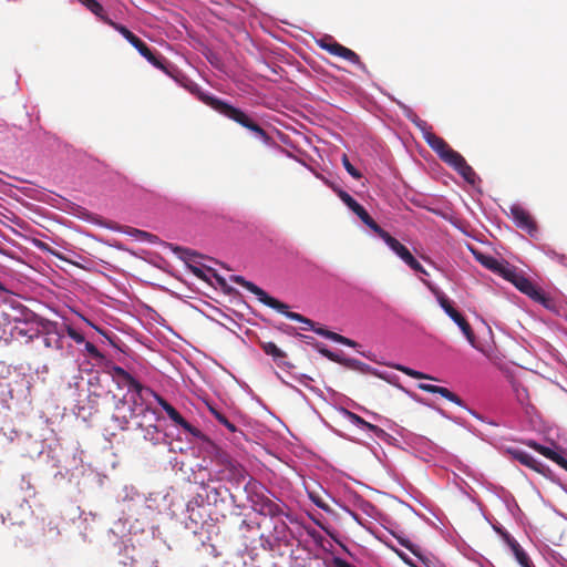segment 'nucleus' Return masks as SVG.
Returning a JSON list of instances; mask_svg holds the SVG:
<instances>
[{
	"instance_id": "a878e982",
	"label": "nucleus",
	"mask_w": 567,
	"mask_h": 567,
	"mask_svg": "<svg viewBox=\"0 0 567 567\" xmlns=\"http://www.w3.org/2000/svg\"><path fill=\"white\" fill-rule=\"evenodd\" d=\"M455 171L470 184H474L476 179V173L474 169L464 161Z\"/></svg>"
},
{
	"instance_id": "5fc2aeb1",
	"label": "nucleus",
	"mask_w": 567,
	"mask_h": 567,
	"mask_svg": "<svg viewBox=\"0 0 567 567\" xmlns=\"http://www.w3.org/2000/svg\"><path fill=\"white\" fill-rule=\"evenodd\" d=\"M346 363H347V365L352 367V365H354L355 363H359V362L357 360L349 359V360H346Z\"/></svg>"
},
{
	"instance_id": "13d9d810",
	"label": "nucleus",
	"mask_w": 567,
	"mask_h": 567,
	"mask_svg": "<svg viewBox=\"0 0 567 567\" xmlns=\"http://www.w3.org/2000/svg\"><path fill=\"white\" fill-rule=\"evenodd\" d=\"M0 291H7V289L4 288V286L0 282Z\"/></svg>"
},
{
	"instance_id": "f257e3e1",
	"label": "nucleus",
	"mask_w": 567,
	"mask_h": 567,
	"mask_svg": "<svg viewBox=\"0 0 567 567\" xmlns=\"http://www.w3.org/2000/svg\"><path fill=\"white\" fill-rule=\"evenodd\" d=\"M110 374L121 379L130 388V390H133L134 392L131 395L132 403L128 405V414L113 415V420L117 423V426L121 430H127L130 421L138 415H143V417L151 415L154 420H156L155 410L150 406H143V404L140 403V401L143 400L144 392L153 393V390L151 388L144 386L131 373H128L122 367H118L116 364L112 365Z\"/></svg>"
},
{
	"instance_id": "a19ab883",
	"label": "nucleus",
	"mask_w": 567,
	"mask_h": 567,
	"mask_svg": "<svg viewBox=\"0 0 567 567\" xmlns=\"http://www.w3.org/2000/svg\"><path fill=\"white\" fill-rule=\"evenodd\" d=\"M348 415H349V419L350 421L355 424L357 426H362V424H365V420L362 419L361 416H359L358 414L355 413H352V412H348Z\"/></svg>"
},
{
	"instance_id": "6e6d98bb",
	"label": "nucleus",
	"mask_w": 567,
	"mask_h": 567,
	"mask_svg": "<svg viewBox=\"0 0 567 567\" xmlns=\"http://www.w3.org/2000/svg\"><path fill=\"white\" fill-rule=\"evenodd\" d=\"M126 404V402L124 400H120L117 403H116V410H120L121 406H124Z\"/></svg>"
},
{
	"instance_id": "c85d7f7f",
	"label": "nucleus",
	"mask_w": 567,
	"mask_h": 567,
	"mask_svg": "<svg viewBox=\"0 0 567 567\" xmlns=\"http://www.w3.org/2000/svg\"><path fill=\"white\" fill-rule=\"evenodd\" d=\"M212 414L215 416V419L226 426L230 432H236L237 427L234 423H231L221 412L217 411L216 409L210 408Z\"/></svg>"
},
{
	"instance_id": "a18cd8bd",
	"label": "nucleus",
	"mask_w": 567,
	"mask_h": 567,
	"mask_svg": "<svg viewBox=\"0 0 567 567\" xmlns=\"http://www.w3.org/2000/svg\"><path fill=\"white\" fill-rule=\"evenodd\" d=\"M555 457H556V460H553V462H555L561 468L567 471V460L564 456H561L560 454H558V453H557V456H555Z\"/></svg>"
},
{
	"instance_id": "412c9836",
	"label": "nucleus",
	"mask_w": 567,
	"mask_h": 567,
	"mask_svg": "<svg viewBox=\"0 0 567 567\" xmlns=\"http://www.w3.org/2000/svg\"><path fill=\"white\" fill-rule=\"evenodd\" d=\"M81 2L87 10H90L93 14L100 18L103 22L110 25V22H114L104 13V9L100 2L96 0H78Z\"/></svg>"
},
{
	"instance_id": "2f4dec72",
	"label": "nucleus",
	"mask_w": 567,
	"mask_h": 567,
	"mask_svg": "<svg viewBox=\"0 0 567 567\" xmlns=\"http://www.w3.org/2000/svg\"><path fill=\"white\" fill-rule=\"evenodd\" d=\"M174 251L182 254L183 258L187 262L195 261L196 258L200 257V255L198 252H196L195 250H192V249H187V248L175 247Z\"/></svg>"
},
{
	"instance_id": "4be33fe9",
	"label": "nucleus",
	"mask_w": 567,
	"mask_h": 567,
	"mask_svg": "<svg viewBox=\"0 0 567 567\" xmlns=\"http://www.w3.org/2000/svg\"><path fill=\"white\" fill-rule=\"evenodd\" d=\"M340 199L360 218L364 213L365 208L360 205L351 195L344 190L338 193Z\"/></svg>"
},
{
	"instance_id": "f8f14e48",
	"label": "nucleus",
	"mask_w": 567,
	"mask_h": 567,
	"mask_svg": "<svg viewBox=\"0 0 567 567\" xmlns=\"http://www.w3.org/2000/svg\"><path fill=\"white\" fill-rule=\"evenodd\" d=\"M511 216L513 220L522 230L528 233V235L534 236L537 233V225L532 215L522 206L513 205L511 207Z\"/></svg>"
},
{
	"instance_id": "e433bc0d",
	"label": "nucleus",
	"mask_w": 567,
	"mask_h": 567,
	"mask_svg": "<svg viewBox=\"0 0 567 567\" xmlns=\"http://www.w3.org/2000/svg\"><path fill=\"white\" fill-rule=\"evenodd\" d=\"M334 342H338V343H341V344H344V346H348L351 348H355L358 346V343L354 340L343 337L339 333L334 338Z\"/></svg>"
},
{
	"instance_id": "7ed1b4c3",
	"label": "nucleus",
	"mask_w": 567,
	"mask_h": 567,
	"mask_svg": "<svg viewBox=\"0 0 567 567\" xmlns=\"http://www.w3.org/2000/svg\"><path fill=\"white\" fill-rule=\"evenodd\" d=\"M230 280L233 282L240 285L241 287L247 289L249 292L254 293L257 297V299L265 306H267L271 309H275L276 311L282 313L290 320L303 323L305 326L301 327L302 330H312L315 328V322L312 320L303 317L300 313L289 311L288 305L269 296L264 289H261L254 282L246 280L243 276L234 275L230 277Z\"/></svg>"
},
{
	"instance_id": "603ef678",
	"label": "nucleus",
	"mask_w": 567,
	"mask_h": 567,
	"mask_svg": "<svg viewBox=\"0 0 567 567\" xmlns=\"http://www.w3.org/2000/svg\"><path fill=\"white\" fill-rule=\"evenodd\" d=\"M410 268L413 269L416 272L422 274V275H425V276L429 275V272L424 269V267L420 262H419L417 268L416 267H410Z\"/></svg>"
},
{
	"instance_id": "f03ea898",
	"label": "nucleus",
	"mask_w": 567,
	"mask_h": 567,
	"mask_svg": "<svg viewBox=\"0 0 567 567\" xmlns=\"http://www.w3.org/2000/svg\"><path fill=\"white\" fill-rule=\"evenodd\" d=\"M189 91L195 94L199 101L205 103L206 105L210 106L213 110L218 112L219 114L226 116L229 120H233L234 122L238 123L243 127L255 133L257 137H259L264 142L269 141V135L267 132L257 123H255L244 111L240 109H237L227 102L210 95L209 93H206L200 90L198 85H193L189 87Z\"/></svg>"
},
{
	"instance_id": "0eeeda50",
	"label": "nucleus",
	"mask_w": 567,
	"mask_h": 567,
	"mask_svg": "<svg viewBox=\"0 0 567 567\" xmlns=\"http://www.w3.org/2000/svg\"><path fill=\"white\" fill-rule=\"evenodd\" d=\"M318 45L329 52L332 55L339 56L343 60L358 65L362 70H365L364 63H362L360 56L351 49L340 44L332 37H324L318 41Z\"/></svg>"
},
{
	"instance_id": "ea45409f",
	"label": "nucleus",
	"mask_w": 567,
	"mask_h": 567,
	"mask_svg": "<svg viewBox=\"0 0 567 567\" xmlns=\"http://www.w3.org/2000/svg\"><path fill=\"white\" fill-rule=\"evenodd\" d=\"M135 233L137 234L138 238H141L143 240H147L150 243H154L155 239H157V237L155 235L150 234V233L144 231V230L136 229Z\"/></svg>"
},
{
	"instance_id": "37998d69",
	"label": "nucleus",
	"mask_w": 567,
	"mask_h": 567,
	"mask_svg": "<svg viewBox=\"0 0 567 567\" xmlns=\"http://www.w3.org/2000/svg\"><path fill=\"white\" fill-rule=\"evenodd\" d=\"M34 246L37 248H39L41 251L52 252V249L50 248V246L47 243L42 241V240L35 239L34 240Z\"/></svg>"
},
{
	"instance_id": "473e14b6",
	"label": "nucleus",
	"mask_w": 567,
	"mask_h": 567,
	"mask_svg": "<svg viewBox=\"0 0 567 567\" xmlns=\"http://www.w3.org/2000/svg\"><path fill=\"white\" fill-rule=\"evenodd\" d=\"M85 350L95 360L105 359V355L92 342H85Z\"/></svg>"
},
{
	"instance_id": "3c124183",
	"label": "nucleus",
	"mask_w": 567,
	"mask_h": 567,
	"mask_svg": "<svg viewBox=\"0 0 567 567\" xmlns=\"http://www.w3.org/2000/svg\"><path fill=\"white\" fill-rule=\"evenodd\" d=\"M506 540L513 551H515V548L520 547V545L514 538L507 537Z\"/></svg>"
},
{
	"instance_id": "9d476101",
	"label": "nucleus",
	"mask_w": 567,
	"mask_h": 567,
	"mask_svg": "<svg viewBox=\"0 0 567 567\" xmlns=\"http://www.w3.org/2000/svg\"><path fill=\"white\" fill-rule=\"evenodd\" d=\"M156 399L157 403L163 408V410L166 412L168 417L176 423L177 425L182 426L186 432L190 433L193 436L199 437L202 436V432L193 426L189 422H187L181 413L171 405L165 399H163L161 395L156 394L154 391L151 393Z\"/></svg>"
},
{
	"instance_id": "39448f33",
	"label": "nucleus",
	"mask_w": 567,
	"mask_h": 567,
	"mask_svg": "<svg viewBox=\"0 0 567 567\" xmlns=\"http://www.w3.org/2000/svg\"><path fill=\"white\" fill-rule=\"evenodd\" d=\"M214 462L219 467L217 472L218 480L228 481L235 484H240L245 481L247 475L246 470L227 452L220 449L216 450Z\"/></svg>"
},
{
	"instance_id": "f3484780",
	"label": "nucleus",
	"mask_w": 567,
	"mask_h": 567,
	"mask_svg": "<svg viewBox=\"0 0 567 567\" xmlns=\"http://www.w3.org/2000/svg\"><path fill=\"white\" fill-rule=\"evenodd\" d=\"M449 317L460 327L467 341L472 346H475L476 338L467 320L457 310H455L453 313H450Z\"/></svg>"
},
{
	"instance_id": "72a5a7b5",
	"label": "nucleus",
	"mask_w": 567,
	"mask_h": 567,
	"mask_svg": "<svg viewBox=\"0 0 567 567\" xmlns=\"http://www.w3.org/2000/svg\"><path fill=\"white\" fill-rule=\"evenodd\" d=\"M137 427L146 431V435H154L158 433V429L155 424H145L143 421L137 423Z\"/></svg>"
},
{
	"instance_id": "c03bdc74",
	"label": "nucleus",
	"mask_w": 567,
	"mask_h": 567,
	"mask_svg": "<svg viewBox=\"0 0 567 567\" xmlns=\"http://www.w3.org/2000/svg\"><path fill=\"white\" fill-rule=\"evenodd\" d=\"M555 457H556V460H553V462H555L561 468L567 471V460L564 456H561L560 454H558V453H557V456H555Z\"/></svg>"
},
{
	"instance_id": "20e7f679",
	"label": "nucleus",
	"mask_w": 567,
	"mask_h": 567,
	"mask_svg": "<svg viewBox=\"0 0 567 567\" xmlns=\"http://www.w3.org/2000/svg\"><path fill=\"white\" fill-rule=\"evenodd\" d=\"M110 25L120 32L152 65L171 75V71L168 69L171 64L163 56L154 54L146 43L137 35L120 23L110 22Z\"/></svg>"
},
{
	"instance_id": "dca6fc26",
	"label": "nucleus",
	"mask_w": 567,
	"mask_h": 567,
	"mask_svg": "<svg viewBox=\"0 0 567 567\" xmlns=\"http://www.w3.org/2000/svg\"><path fill=\"white\" fill-rule=\"evenodd\" d=\"M475 256H476V260L482 266H484L488 270H491L499 276L503 274L505 266H507V264H508L507 261H499L498 259L494 258L493 256L484 255L481 252L475 254Z\"/></svg>"
},
{
	"instance_id": "1a4fd4ad",
	"label": "nucleus",
	"mask_w": 567,
	"mask_h": 567,
	"mask_svg": "<svg viewBox=\"0 0 567 567\" xmlns=\"http://www.w3.org/2000/svg\"><path fill=\"white\" fill-rule=\"evenodd\" d=\"M254 509L264 516L279 517L285 515V505L264 494H256L252 501Z\"/></svg>"
},
{
	"instance_id": "aec40b11",
	"label": "nucleus",
	"mask_w": 567,
	"mask_h": 567,
	"mask_svg": "<svg viewBox=\"0 0 567 567\" xmlns=\"http://www.w3.org/2000/svg\"><path fill=\"white\" fill-rule=\"evenodd\" d=\"M425 141L427 145L439 155L440 158L451 147L442 137L437 136L434 133H426Z\"/></svg>"
},
{
	"instance_id": "bb28decb",
	"label": "nucleus",
	"mask_w": 567,
	"mask_h": 567,
	"mask_svg": "<svg viewBox=\"0 0 567 567\" xmlns=\"http://www.w3.org/2000/svg\"><path fill=\"white\" fill-rule=\"evenodd\" d=\"M264 352L274 358V360H279L286 357L285 352L277 347L274 342H264L261 344Z\"/></svg>"
},
{
	"instance_id": "c756f323",
	"label": "nucleus",
	"mask_w": 567,
	"mask_h": 567,
	"mask_svg": "<svg viewBox=\"0 0 567 567\" xmlns=\"http://www.w3.org/2000/svg\"><path fill=\"white\" fill-rule=\"evenodd\" d=\"M515 555L516 560L522 567H533V564L528 557V555L525 553V550L522 547L515 548V551H513Z\"/></svg>"
},
{
	"instance_id": "864d4df0",
	"label": "nucleus",
	"mask_w": 567,
	"mask_h": 567,
	"mask_svg": "<svg viewBox=\"0 0 567 567\" xmlns=\"http://www.w3.org/2000/svg\"><path fill=\"white\" fill-rule=\"evenodd\" d=\"M556 256H557L558 261L561 265L567 266V257L565 255H556Z\"/></svg>"
},
{
	"instance_id": "8fccbe9b",
	"label": "nucleus",
	"mask_w": 567,
	"mask_h": 567,
	"mask_svg": "<svg viewBox=\"0 0 567 567\" xmlns=\"http://www.w3.org/2000/svg\"><path fill=\"white\" fill-rule=\"evenodd\" d=\"M208 271L212 272V275L215 277V279L218 281V284L220 286H225L226 285L225 279L221 276H219L218 274H216V271L214 269L208 268Z\"/></svg>"
},
{
	"instance_id": "09e8293b",
	"label": "nucleus",
	"mask_w": 567,
	"mask_h": 567,
	"mask_svg": "<svg viewBox=\"0 0 567 567\" xmlns=\"http://www.w3.org/2000/svg\"><path fill=\"white\" fill-rule=\"evenodd\" d=\"M106 372L111 373V370H112V365H115L111 360H107L106 358L104 360H99Z\"/></svg>"
},
{
	"instance_id": "423d86ee",
	"label": "nucleus",
	"mask_w": 567,
	"mask_h": 567,
	"mask_svg": "<svg viewBox=\"0 0 567 567\" xmlns=\"http://www.w3.org/2000/svg\"><path fill=\"white\" fill-rule=\"evenodd\" d=\"M30 322H39L41 324V334L44 336L43 343L45 348H53L56 350L63 349V334L59 332L58 323L48 319L41 318L38 315H29Z\"/></svg>"
},
{
	"instance_id": "5701e85b",
	"label": "nucleus",
	"mask_w": 567,
	"mask_h": 567,
	"mask_svg": "<svg viewBox=\"0 0 567 567\" xmlns=\"http://www.w3.org/2000/svg\"><path fill=\"white\" fill-rule=\"evenodd\" d=\"M441 159L453 167L454 169L457 168L465 158L456 151H454L452 147H450L444 155H442Z\"/></svg>"
},
{
	"instance_id": "6e6552de",
	"label": "nucleus",
	"mask_w": 567,
	"mask_h": 567,
	"mask_svg": "<svg viewBox=\"0 0 567 567\" xmlns=\"http://www.w3.org/2000/svg\"><path fill=\"white\" fill-rule=\"evenodd\" d=\"M29 315H35L32 311L25 310L22 312L23 318H14L16 324L11 330V334L16 338H25V342L29 343L41 336V324L39 322H30Z\"/></svg>"
},
{
	"instance_id": "58836bf2",
	"label": "nucleus",
	"mask_w": 567,
	"mask_h": 567,
	"mask_svg": "<svg viewBox=\"0 0 567 567\" xmlns=\"http://www.w3.org/2000/svg\"><path fill=\"white\" fill-rule=\"evenodd\" d=\"M399 543L405 548H408L414 555H419V547L413 545L409 539L399 538Z\"/></svg>"
},
{
	"instance_id": "49530a36",
	"label": "nucleus",
	"mask_w": 567,
	"mask_h": 567,
	"mask_svg": "<svg viewBox=\"0 0 567 567\" xmlns=\"http://www.w3.org/2000/svg\"><path fill=\"white\" fill-rule=\"evenodd\" d=\"M361 427L367 429L368 431L373 432L375 434L382 432V430L379 426H377L374 424H371V423H369L367 421H365V424H362Z\"/></svg>"
},
{
	"instance_id": "4c0bfd02",
	"label": "nucleus",
	"mask_w": 567,
	"mask_h": 567,
	"mask_svg": "<svg viewBox=\"0 0 567 567\" xmlns=\"http://www.w3.org/2000/svg\"><path fill=\"white\" fill-rule=\"evenodd\" d=\"M319 352L331 361L341 362L339 355L327 348H320Z\"/></svg>"
},
{
	"instance_id": "393cba45",
	"label": "nucleus",
	"mask_w": 567,
	"mask_h": 567,
	"mask_svg": "<svg viewBox=\"0 0 567 567\" xmlns=\"http://www.w3.org/2000/svg\"><path fill=\"white\" fill-rule=\"evenodd\" d=\"M526 444L532 447L533 450L537 451L539 454L544 455L545 457L549 458L550 461L556 460L555 456H557V452L554 450L544 446L533 440H529L526 442Z\"/></svg>"
},
{
	"instance_id": "79ce46f5",
	"label": "nucleus",
	"mask_w": 567,
	"mask_h": 567,
	"mask_svg": "<svg viewBox=\"0 0 567 567\" xmlns=\"http://www.w3.org/2000/svg\"><path fill=\"white\" fill-rule=\"evenodd\" d=\"M310 498L319 508L326 512L329 511V506L319 496L310 495Z\"/></svg>"
},
{
	"instance_id": "7c9ffc66",
	"label": "nucleus",
	"mask_w": 567,
	"mask_h": 567,
	"mask_svg": "<svg viewBox=\"0 0 567 567\" xmlns=\"http://www.w3.org/2000/svg\"><path fill=\"white\" fill-rule=\"evenodd\" d=\"M342 165L346 168V171L355 179H360L362 177V174L359 169H357L349 161V157L347 154H343L341 157Z\"/></svg>"
},
{
	"instance_id": "de8ad7c7",
	"label": "nucleus",
	"mask_w": 567,
	"mask_h": 567,
	"mask_svg": "<svg viewBox=\"0 0 567 567\" xmlns=\"http://www.w3.org/2000/svg\"><path fill=\"white\" fill-rule=\"evenodd\" d=\"M189 268H190L192 272H193L196 277L202 278V279L205 277V275H204V270H203L202 268H199V267H197V266H193V265H189Z\"/></svg>"
},
{
	"instance_id": "a211bd4d",
	"label": "nucleus",
	"mask_w": 567,
	"mask_h": 567,
	"mask_svg": "<svg viewBox=\"0 0 567 567\" xmlns=\"http://www.w3.org/2000/svg\"><path fill=\"white\" fill-rule=\"evenodd\" d=\"M423 284L431 290V292L436 297L437 302L443 308L445 313L450 316V313H453L456 309L452 306L450 299L443 293L439 288L433 286L430 281L423 280Z\"/></svg>"
},
{
	"instance_id": "ddd939ff",
	"label": "nucleus",
	"mask_w": 567,
	"mask_h": 567,
	"mask_svg": "<svg viewBox=\"0 0 567 567\" xmlns=\"http://www.w3.org/2000/svg\"><path fill=\"white\" fill-rule=\"evenodd\" d=\"M508 453L512 455L514 460L518 461L522 465L535 471L536 473L546 475L548 467L540 461L536 460L529 453L522 450H508Z\"/></svg>"
},
{
	"instance_id": "4468645a",
	"label": "nucleus",
	"mask_w": 567,
	"mask_h": 567,
	"mask_svg": "<svg viewBox=\"0 0 567 567\" xmlns=\"http://www.w3.org/2000/svg\"><path fill=\"white\" fill-rule=\"evenodd\" d=\"M383 241L395 252L409 267L419 266V261L413 257L410 250L401 244L396 238L390 234L383 239Z\"/></svg>"
},
{
	"instance_id": "cd10ccee",
	"label": "nucleus",
	"mask_w": 567,
	"mask_h": 567,
	"mask_svg": "<svg viewBox=\"0 0 567 567\" xmlns=\"http://www.w3.org/2000/svg\"><path fill=\"white\" fill-rule=\"evenodd\" d=\"M395 369L398 371H401L403 372L404 374L413 378V379H417V380H421V379H430V380H433L434 378L423 373V372H420V371H416V370H413L411 368H408V367H404V365H396Z\"/></svg>"
},
{
	"instance_id": "f704fd0d",
	"label": "nucleus",
	"mask_w": 567,
	"mask_h": 567,
	"mask_svg": "<svg viewBox=\"0 0 567 567\" xmlns=\"http://www.w3.org/2000/svg\"><path fill=\"white\" fill-rule=\"evenodd\" d=\"M66 331H68L69 337L72 340H74L76 343L84 342V340H85L84 336L81 332L76 331L74 328L68 327Z\"/></svg>"
},
{
	"instance_id": "4d7b16f0",
	"label": "nucleus",
	"mask_w": 567,
	"mask_h": 567,
	"mask_svg": "<svg viewBox=\"0 0 567 567\" xmlns=\"http://www.w3.org/2000/svg\"><path fill=\"white\" fill-rule=\"evenodd\" d=\"M398 554H399V556H400V557H401L405 563L411 564V563L409 561V559L405 557V555H404V554H402V553H398Z\"/></svg>"
},
{
	"instance_id": "b1692460",
	"label": "nucleus",
	"mask_w": 567,
	"mask_h": 567,
	"mask_svg": "<svg viewBox=\"0 0 567 567\" xmlns=\"http://www.w3.org/2000/svg\"><path fill=\"white\" fill-rule=\"evenodd\" d=\"M361 221L369 227L374 234H377L381 239H384L389 233L381 228L375 220L369 215V213H364L360 217Z\"/></svg>"
},
{
	"instance_id": "2eb2a0df",
	"label": "nucleus",
	"mask_w": 567,
	"mask_h": 567,
	"mask_svg": "<svg viewBox=\"0 0 567 567\" xmlns=\"http://www.w3.org/2000/svg\"><path fill=\"white\" fill-rule=\"evenodd\" d=\"M419 389H421L422 391L429 392V393L440 394L444 399H446L457 405H462V403H463L462 399L458 395H456L455 393H453L452 391H450L447 388H444V386L433 385V384H429V383H421V384H419Z\"/></svg>"
},
{
	"instance_id": "c9c22d12",
	"label": "nucleus",
	"mask_w": 567,
	"mask_h": 567,
	"mask_svg": "<svg viewBox=\"0 0 567 567\" xmlns=\"http://www.w3.org/2000/svg\"><path fill=\"white\" fill-rule=\"evenodd\" d=\"M312 330H313L316 333H318L319 336H322V337H324V338H327V339H330V340H332V341H334V338H336V337H337V334H338L337 332H332V331H330V330H328V329H326V328H322V327H319V328H316V327H315Z\"/></svg>"
},
{
	"instance_id": "6ab92c4d",
	"label": "nucleus",
	"mask_w": 567,
	"mask_h": 567,
	"mask_svg": "<svg viewBox=\"0 0 567 567\" xmlns=\"http://www.w3.org/2000/svg\"><path fill=\"white\" fill-rule=\"evenodd\" d=\"M528 297L544 306L546 309L555 311L556 310V303L553 298L547 296L542 289H539L536 285L532 289V291L528 293Z\"/></svg>"
},
{
	"instance_id": "9b49d317",
	"label": "nucleus",
	"mask_w": 567,
	"mask_h": 567,
	"mask_svg": "<svg viewBox=\"0 0 567 567\" xmlns=\"http://www.w3.org/2000/svg\"><path fill=\"white\" fill-rule=\"evenodd\" d=\"M504 279L512 282L522 293L528 296L535 285L525 275L519 271L516 267L507 264L503 274L501 275Z\"/></svg>"
}]
</instances>
